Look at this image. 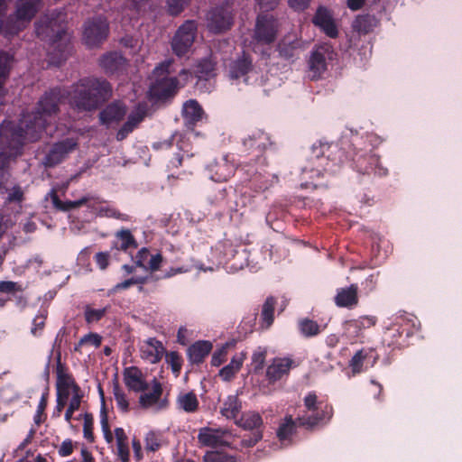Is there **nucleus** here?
<instances>
[{
    "mask_svg": "<svg viewBox=\"0 0 462 462\" xmlns=\"http://www.w3.org/2000/svg\"><path fill=\"white\" fill-rule=\"evenodd\" d=\"M359 143L360 140L356 138L347 145L346 152L345 147L341 148L335 143H314L307 164L301 169L302 180H306L301 183V187L316 188L318 185L312 181L314 179L323 176L325 172H336L337 168L347 158L352 162L351 166L360 174H374L380 177L387 175L388 170L381 165L379 157L357 147Z\"/></svg>",
    "mask_w": 462,
    "mask_h": 462,
    "instance_id": "obj_1",
    "label": "nucleus"
},
{
    "mask_svg": "<svg viewBox=\"0 0 462 462\" xmlns=\"http://www.w3.org/2000/svg\"><path fill=\"white\" fill-rule=\"evenodd\" d=\"M68 95V90L62 87L51 88L40 97L35 111L22 115L19 124L12 121L2 124H11L15 131L21 130L23 141L35 142L41 138L51 119L60 113V105L69 99Z\"/></svg>",
    "mask_w": 462,
    "mask_h": 462,
    "instance_id": "obj_2",
    "label": "nucleus"
},
{
    "mask_svg": "<svg viewBox=\"0 0 462 462\" xmlns=\"http://www.w3.org/2000/svg\"><path fill=\"white\" fill-rule=\"evenodd\" d=\"M35 32L42 41L49 42L51 63L60 66L71 55V35L67 31L66 14L63 12L53 11L41 17L35 23Z\"/></svg>",
    "mask_w": 462,
    "mask_h": 462,
    "instance_id": "obj_3",
    "label": "nucleus"
},
{
    "mask_svg": "<svg viewBox=\"0 0 462 462\" xmlns=\"http://www.w3.org/2000/svg\"><path fill=\"white\" fill-rule=\"evenodd\" d=\"M69 104L79 113L94 112L110 99L112 85L105 79L85 77L68 90Z\"/></svg>",
    "mask_w": 462,
    "mask_h": 462,
    "instance_id": "obj_4",
    "label": "nucleus"
},
{
    "mask_svg": "<svg viewBox=\"0 0 462 462\" xmlns=\"http://www.w3.org/2000/svg\"><path fill=\"white\" fill-rule=\"evenodd\" d=\"M21 130H14L11 124L0 125V193L5 189L9 176V166L23 153L25 141L23 140Z\"/></svg>",
    "mask_w": 462,
    "mask_h": 462,
    "instance_id": "obj_5",
    "label": "nucleus"
},
{
    "mask_svg": "<svg viewBox=\"0 0 462 462\" xmlns=\"http://www.w3.org/2000/svg\"><path fill=\"white\" fill-rule=\"evenodd\" d=\"M306 411L310 413L297 418L300 426L312 430L319 425L327 424L333 416V407L328 402L318 400L315 392H310L303 399Z\"/></svg>",
    "mask_w": 462,
    "mask_h": 462,
    "instance_id": "obj_6",
    "label": "nucleus"
},
{
    "mask_svg": "<svg viewBox=\"0 0 462 462\" xmlns=\"http://www.w3.org/2000/svg\"><path fill=\"white\" fill-rule=\"evenodd\" d=\"M42 0H17L15 12L5 20V34L16 35L23 31L37 14Z\"/></svg>",
    "mask_w": 462,
    "mask_h": 462,
    "instance_id": "obj_7",
    "label": "nucleus"
},
{
    "mask_svg": "<svg viewBox=\"0 0 462 462\" xmlns=\"http://www.w3.org/2000/svg\"><path fill=\"white\" fill-rule=\"evenodd\" d=\"M171 61H164L154 69L155 81L150 88L151 96L160 101L173 97L179 89L180 81L176 77H169Z\"/></svg>",
    "mask_w": 462,
    "mask_h": 462,
    "instance_id": "obj_8",
    "label": "nucleus"
},
{
    "mask_svg": "<svg viewBox=\"0 0 462 462\" xmlns=\"http://www.w3.org/2000/svg\"><path fill=\"white\" fill-rule=\"evenodd\" d=\"M273 144L270 135L263 130L255 129L242 138L238 152L240 156H253L261 165H265L263 157L266 149Z\"/></svg>",
    "mask_w": 462,
    "mask_h": 462,
    "instance_id": "obj_9",
    "label": "nucleus"
},
{
    "mask_svg": "<svg viewBox=\"0 0 462 462\" xmlns=\"http://www.w3.org/2000/svg\"><path fill=\"white\" fill-rule=\"evenodd\" d=\"M198 26L193 20L185 21L176 31L171 45L173 53L183 57L190 50L197 35Z\"/></svg>",
    "mask_w": 462,
    "mask_h": 462,
    "instance_id": "obj_10",
    "label": "nucleus"
},
{
    "mask_svg": "<svg viewBox=\"0 0 462 462\" xmlns=\"http://www.w3.org/2000/svg\"><path fill=\"white\" fill-rule=\"evenodd\" d=\"M109 25L106 18L98 16L88 20L84 25L83 41L89 48L100 45L108 36Z\"/></svg>",
    "mask_w": 462,
    "mask_h": 462,
    "instance_id": "obj_11",
    "label": "nucleus"
},
{
    "mask_svg": "<svg viewBox=\"0 0 462 462\" xmlns=\"http://www.w3.org/2000/svg\"><path fill=\"white\" fill-rule=\"evenodd\" d=\"M278 27V21L273 15L260 14L256 18L254 39L261 44H272L277 38Z\"/></svg>",
    "mask_w": 462,
    "mask_h": 462,
    "instance_id": "obj_12",
    "label": "nucleus"
},
{
    "mask_svg": "<svg viewBox=\"0 0 462 462\" xmlns=\"http://www.w3.org/2000/svg\"><path fill=\"white\" fill-rule=\"evenodd\" d=\"M208 28L211 32L222 33L231 29L234 14L228 5L212 8L207 15Z\"/></svg>",
    "mask_w": 462,
    "mask_h": 462,
    "instance_id": "obj_13",
    "label": "nucleus"
},
{
    "mask_svg": "<svg viewBox=\"0 0 462 462\" xmlns=\"http://www.w3.org/2000/svg\"><path fill=\"white\" fill-rule=\"evenodd\" d=\"M78 146V139L73 137H68L53 143L44 156L43 164L48 168L55 167L61 163Z\"/></svg>",
    "mask_w": 462,
    "mask_h": 462,
    "instance_id": "obj_14",
    "label": "nucleus"
},
{
    "mask_svg": "<svg viewBox=\"0 0 462 462\" xmlns=\"http://www.w3.org/2000/svg\"><path fill=\"white\" fill-rule=\"evenodd\" d=\"M333 51L329 47L319 46L315 49L309 60L310 78L311 80L319 79L327 70V60L332 59Z\"/></svg>",
    "mask_w": 462,
    "mask_h": 462,
    "instance_id": "obj_15",
    "label": "nucleus"
},
{
    "mask_svg": "<svg viewBox=\"0 0 462 462\" xmlns=\"http://www.w3.org/2000/svg\"><path fill=\"white\" fill-rule=\"evenodd\" d=\"M179 137L177 141V145L179 149L182 152V153L177 152L174 154L173 158L171 160V164L175 167H180L182 165V161L184 157L190 158L193 156V153L190 152L189 147L190 146L188 140H184L180 134H174L169 139L164 140L162 142H157L153 143V148L155 150L159 149H169L173 145V141Z\"/></svg>",
    "mask_w": 462,
    "mask_h": 462,
    "instance_id": "obj_16",
    "label": "nucleus"
},
{
    "mask_svg": "<svg viewBox=\"0 0 462 462\" xmlns=\"http://www.w3.org/2000/svg\"><path fill=\"white\" fill-rule=\"evenodd\" d=\"M379 356L375 349L372 347H363L356 351L349 361V367L354 374L362 373L364 366H374L377 362Z\"/></svg>",
    "mask_w": 462,
    "mask_h": 462,
    "instance_id": "obj_17",
    "label": "nucleus"
},
{
    "mask_svg": "<svg viewBox=\"0 0 462 462\" xmlns=\"http://www.w3.org/2000/svg\"><path fill=\"white\" fill-rule=\"evenodd\" d=\"M312 23L319 27L328 37L335 39L338 35L337 26L334 21L331 12L324 6H319Z\"/></svg>",
    "mask_w": 462,
    "mask_h": 462,
    "instance_id": "obj_18",
    "label": "nucleus"
},
{
    "mask_svg": "<svg viewBox=\"0 0 462 462\" xmlns=\"http://www.w3.org/2000/svg\"><path fill=\"white\" fill-rule=\"evenodd\" d=\"M209 177L216 182H223L228 180L236 171L235 165L224 156L219 161L211 162L208 167Z\"/></svg>",
    "mask_w": 462,
    "mask_h": 462,
    "instance_id": "obj_19",
    "label": "nucleus"
},
{
    "mask_svg": "<svg viewBox=\"0 0 462 462\" xmlns=\"http://www.w3.org/2000/svg\"><path fill=\"white\" fill-rule=\"evenodd\" d=\"M123 377L125 386L130 391L143 393L149 388L143 372L137 366L125 367L123 372Z\"/></svg>",
    "mask_w": 462,
    "mask_h": 462,
    "instance_id": "obj_20",
    "label": "nucleus"
},
{
    "mask_svg": "<svg viewBox=\"0 0 462 462\" xmlns=\"http://www.w3.org/2000/svg\"><path fill=\"white\" fill-rule=\"evenodd\" d=\"M127 112L126 106L121 101H114L108 104L98 115L101 125H110L113 123L121 122Z\"/></svg>",
    "mask_w": 462,
    "mask_h": 462,
    "instance_id": "obj_21",
    "label": "nucleus"
},
{
    "mask_svg": "<svg viewBox=\"0 0 462 462\" xmlns=\"http://www.w3.org/2000/svg\"><path fill=\"white\" fill-rule=\"evenodd\" d=\"M140 353L143 360L151 364H157L162 358L165 348L160 340L150 337L141 345Z\"/></svg>",
    "mask_w": 462,
    "mask_h": 462,
    "instance_id": "obj_22",
    "label": "nucleus"
},
{
    "mask_svg": "<svg viewBox=\"0 0 462 462\" xmlns=\"http://www.w3.org/2000/svg\"><path fill=\"white\" fill-rule=\"evenodd\" d=\"M295 365L294 361L289 357L273 358L271 365L266 369V378L270 383L281 380L283 375H287L291 368Z\"/></svg>",
    "mask_w": 462,
    "mask_h": 462,
    "instance_id": "obj_23",
    "label": "nucleus"
},
{
    "mask_svg": "<svg viewBox=\"0 0 462 462\" xmlns=\"http://www.w3.org/2000/svg\"><path fill=\"white\" fill-rule=\"evenodd\" d=\"M99 65L108 75L118 74L125 70L126 59L120 52L111 51L100 58Z\"/></svg>",
    "mask_w": 462,
    "mask_h": 462,
    "instance_id": "obj_24",
    "label": "nucleus"
},
{
    "mask_svg": "<svg viewBox=\"0 0 462 462\" xmlns=\"http://www.w3.org/2000/svg\"><path fill=\"white\" fill-rule=\"evenodd\" d=\"M228 434L227 429L204 427L199 430L198 440L202 446L217 447L223 444L222 439Z\"/></svg>",
    "mask_w": 462,
    "mask_h": 462,
    "instance_id": "obj_25",
    "label": "nucleus"
},
{
    "mask_svg": "<svg viewBox=\"0 0 462 462\" xmlns=\"http://www.w3.org/2000/svg\"><path fill=\"white\" fill-rule=\"evenodd\" d=\"M334 301L340 308L353 309L357 306L359 301L357 284L353 283L348 287L338 289Z\"/></svg>",
    "mask_w": 462,
    "mask_h": 462,
    "instance_id": "obj_26",
    "label": "nucleus"
},
{
    "mask_svg": "<svg viewBox=\"0 0 462 462\" xmlns=\"http://www.w3.org/2000/svg\"><path fill=\"white\" fill-rule=\"evenodd\" d=\"M253 69V60L251 56L245 51L236 60H232L228 66L229 77L232 79H238L246 76Z\"/></svg>",
    "mask_w": 462,
    "mask_h": 462,
    "instance_id": "obj_27",
    "label": "nucleus"
},
{
    "mask_svg": "<svg viewBox=\"0 0 462 462\" xmlns=\"http://www.w3.org/2000/svg\"><path fill=\"white\" fill-rule=\"evenodd\" d=\"M204 110L199 103L195 99L186 101L182 108V116L187 127H193L198 122L202 120Z\"/></svg>",
    "mask_w": 462,
    "mask_h": 462,
    "instance_id": "obj_28",
    "label": "nucleus"
},
{
    "mask_svg": "<svg viewBox=\"0 0 462 462\" xmlns=\"http://www.w3.org/2000/svg\"><path fill=\"white\" fill-rule=\"evenodd\" d=\"M146 115V111L143 107L140 106L137 109L132 112L126 120V122L122 125V127L116 133V140L123 141L127 137V135L132 133L135 127L144 119Z\"/></svg>",
    "mask_w": 462,
    "mask_h": 462,
    "instance_id": "obj_29",
    "label": "nucleus"
},
{
    "mask_svg": "<svg viewBox=\"0 0 462 462\" xmlns=\"http://www.w3.org/2000/svg\"><path fill=\"white\" fill-rule=\"evenodd\" d=\"M57 392H77L80 388L75 382L73 376L66 371V367L61 364L60 358L57 362Z\"/></svg>",
    "mask_w": 462,
    "mask_h": 462,
    "instance_id": "obj_30",
    "label": "nucleus"
},
{
    "mask_svg": "<svg viewBox=\"0 0 462 462\" xmlns=\"http://www.w3.org/2000/svg\"><path fill=\"white\" fill-rule=\"evenodd\" d=\"M302 42L299 39H290L289 37L283 38L277 46V51L280 57L290 60L298 58Z\"/></svg>",
    "mask_w": 462,
    "mask_h": 462,
    "instance_id": "obj_31",
    "label": "nucleus"
},
{
    "mask_svg": "<svg viewBox=\"0 0 462 462\" xmlns=\"http://www.w3.org/2000/svg\"><path fill=\"white\" fill-rule=\"evenodd\" d=\"M212 343L209 341H198L188 348V356L190 363L199 365L212 350Z\"/></svg>",
    "mask_w": 462,
    "mask_h": 462,
    "instance_id": "obj_32",
    "label": "nucleus"
},
{
    "mask_svg": "<svg viewBox=\"0 0 462 462\" xmlns=\"http://www.w3.org/2000/svg\"><path fill=\"white\" fill-rule=\"evenodd\" d=\"M163 393L162 383L153 378L152 383V392L144 393L139 397V403L143 408H149L155 405L161 399Z\"/></svg>",
    "mask_w": 462,
    "mask_h": 462,
    "instance_id": "obj_33",
    "label": "nucleus"
},
{
    "mask_svg": "<svg viewBox=\"0 0 462 462\" xmlns=\"http://www.w3.org/2000/svg\"><path fill=\"white\" fill-rule=\"evenodd\" d=\"M163 393L162 383L153 378L152 383V392L144 393L139 397V403L143 408H149L155 405L161 399Z\"/></svg>",
    "mask_w": 462,
    "mask_h": 462,
    "instance_id": "obj_34",
    "label": "nucleus"
},
{
    "mask_svg": "<svg viewBox=\"0 0 462 462\" xmlns=\"http://www.w3.org/2000/svg\"><path fill=\"white\" fill-rule=\"evenodd\" d=\"M114 247L126 252L129 249H136L138 243L129 229L123 228L115 235Z\"/></svg>",
    "mask_w": 462,
    "mask_h": 462,
    "instance_id": "obj_35",
    "label": "nucleus"
},
{
    "mask_svg": "<svg viewBox=\"0 0 462 462\" xmlns=\"http://www.w3.org/2000/svg\"><path fill=\"white\" fill-rule=\"evenodd\" d=\"M245 359V355L244 353L236 355L228 365L220 369L218 375L223 381H231L241 369Z\"/></svg>",
    "mask_w": 462,
    "mask_h": 462,
    "instance_id": "obj_36",
    "label": "nucleus"
},
{
    "mask_svg": "<svg viewBox=\"0 0 462 462\" xmlns=\"http://www.w3.org/2000/svg\"><path fill=\"white\" fill-rule=\"evenodd\" d=\"M236 424L246 430H262L263 419L262 416L255 411H248L244 413L241 418L236 421Z\"/></svg>",
    "mask_w": 462,
    "mask_h": 462,
    "instance_id": "obj_37",
    "label": "nucleus"
},
{
    "mask_svg": "<svg viewBox=\"0 0 462 462\" xmlns=\"http://www.w3.org/2000/svg\"><path fill=\"white\" fill-rule=\"evenodd\" d=\"M176 405L187 413H194L199 410V402L194 392H189L178 395Z\"/></svg>",
    "mask_w": 462,
    "mask_h": 462,
    "instance_id": "obj_38",
    "label": "nucleus"
},
{
    "mask_svg": "<svg viewBox=\"0 0 462 462\" xmlns=\"http://www.w3.org/2000/svg\"><path fill=\"white\" fill-rule=\"evenodd\" d=\"M13 57L7 52H0V100L5 95V84L10 75Z\"/></svg>",
    "mask_w": 462,
    "mask_h": 462,
    "instance_id": "obj_39",
    "label": "nucleus"
},
{
    "mask_svg": "<svg viewBox=\"0 0 462 462\" xmlns=\"http://www.w3.org/2000/svg\"><path fill=\"white\" fill-rule=\"evenodd\" d=\"M276 305V299L273 296L266 298L262 306L261 310V327L263 328H269L274 320V309Z\"/></svg>",
    "mask_w": 462,
    "mask_h": 462,
    "instance_id": "obj_40",
    "label": "nucleus"
},
{
    "mask_svg": "<svg viewBox=\"0 0 462 462\" xmlns=\"http://www.w3.org/2000/svg\"><path fill=\"white\" fill-rule=\"evenodd\" d=\"M242 409L241 402L236 395H229L224 401L220 413L226 419H236Z\"/></svg>",
    "mask_w": 462,
    "mask_h": 462,
    "instance_id": "obj_41",
    "label": "nucleus"
},
{
    "mask_svg": "<svg viewBox=\"0 0 462 462\" xmlns=\"http://www.w3.org/2000/svg\"><path fill=\"white\" fill-rule=\"evenodd\" d=\"M51 201H52L54 208H57L58 210L65 211V212L78 208L85 205L88 200L87 198L84 197V198H81L80 199L74 200V201H71V200L62 201L60 199L57 192L54 190H52L51 192Z\"/></svg>",
    "mask_w": 462,
    "mask_h": 462,
    "instance_id": "obj_42",
    "label": "nucleus"
},
{
    "mask_svg": "<svg viewBox=\"0 0 462 462\" xmlns=\"http://www.w3.org/2000/svg\"><path fill=\"white\" fill-rule=\"evenodd\" d=\"M4 193L7 194L6 197L4 199L5 205H21L25 199L24 191L21 185L18 183H15L11 188L5 186V189H3V194Z\"/></svg>",
    "mask_w": 462,
    "mask_h": 462,
    "instance_id": "obj_43",
    "label": "nucleus"
},
{
    "mask_svg": "<svg viewBox=\"0 0 462 462\" xmlns=\"http://www.w3.org/2000/svg\"><path fill=\"white\" fill-rule=\"evenodd\" d=\"M374 26L375 18L370 14L358 15L353 23V29L362 34L369 33Z\"/></svg>",
    "mask_w": 462,
    "mask_h": 462,
    "instance_id": "obj_44",
    "label": "nucleus"
},
{
    "mask_svg": "<svg viewBox=\"0 0 462 462\" xmlns=\"http://www.w3.org/2000/svg\"><path fill=\"white\" fill-rule=\"evenodd\" d=\"M296 431V421L291 416H286L284 420L279 425L277 437L280 441L288 440Z\"/></svg>",
    "mask_w": 462,
    "mask_h": 462,
    "instance_id": "obj_45",
    "label": "nucleus"
},
{
    "mask_svg": "<svg viewBox=\"0 0 462 462\" xmlns=\"http://www.w3.org/2000/svg\"><path fill=\"white\" fill-rule=\"evenodd\" d=\"M384 340L387 341L388 346H402L406 344V340L402 337L398 325L395 323L387 329L384 334Z\"/></svg>",
    "mask_w": 462,
    "mask_h": 462,
    "instance_id": "obj_46",
    "label": "nucleus"
},
{
    "mask_svg": "<svg viewBox=\"0 0 462 462\" xmlns=\"http://www.w3.org/2000/svg\"><path fill=\"white\" fill-rule=\"evenodd\" d=\"M49 399V387L47 386L43 393H42L40 402L37 406L36 412L33 416V421L37 426H40L42 422H44L47 419V414L45 413V410L48 405Z\"/></svg>",
    "mask_w": 462,
    "mask_h": 462,
    "instance_id": "obj_47",
    "label": "nucleus"
},
{
    "mask_svg": "<svg viewBox=\"0 0 462 462\" xmlns=\"http://www.w3.org/2000/svg\"><path fill=\"white\" fill-rule=\"evenodd\" d=\"M203 460L204 462H237L236 456L218 450L207 451Z\"/></svg>",
    "mask_w": 462,
    "mask_h": 462,
    "instance_id": "obj_48",
    "label": "nucleus"
},
{
    "mask_svg": "<svg viewBox=\"0 0 462 462\" xmlns=\"http://www.w3.org/2000/svg\"><path fill=\"white\" fill-rule=\"evenodd\" d=\"M152 0H127L125 3V7L138 15L152 10Z\"/></svg>",
    "mask_w": 462,
    "mask_h": 462,
    "instance_id": "obj_49",
    "label": "nucleus"
},
{
    "mask_svg": "<svg viewBox=\"0 0 462 462\" xmlns=\"http://www.w3.org/2000/svg\"><path fill=\"white\" fill-rule=\"evenodd\" d=\"M301 334L306 337H311L320 333L319 325L310 319H303L299 323Z\"/></svg>",
    "mask_w": 462,
    "mask_h": 462,
    "instance_id": "obj_50",
    "label": "nucleus"
},
{
    "mask_svg": "<svg viewBox=\"0 0 462 462\" xmlns=\"http://www.w3.org/2000/svg\"><path fill=\"white\" fill-rule=\"evenodd\" d=\"M415 319H402L401 322L396 323L400 328L402 337H404L405 340L411 337L419 329Z\"/></svg>",
    "mask_w": 462,
    "mask_h": 462,
    "instance_id": "obj_51",
    "label": "nucleus"
},
{
    "mask_svg": "<svg viewBox=\"0 0 462 462\" xmlns=\"http://www.w3.org/2000/svg\"><path fill=\"white\" fill-rule=\"evenodd\" d=\"M162 436L155 431H149L145 437V448L148 451L155 452L162 447Z\"/></svg>",
    "mask_w": 462,
    "mask_h": 462,
    "instance_id": "obj_52",
    "label": "nucleus"
},
{
    "mask_svg": "<svg viewBox=\"0 0 462 462\" xmlns=\"http://www.w3.org/2000/svg\"><path fill=\"white\" fill-rule=\"evenodd\" d=\"M101 342H102L101 336H99L97 333H88V334L85 335L84 337H82L79 339V341L75 345L74 351L80 352V348L87 344H89V345L95 346L96 347H98V346H100Z\"/></svg>",
    "mask_w": 462,
    "mask_h": 462,
    "instance_id": "obj_53",
    "label": "nucleus"
},
{
    "mask_svg": "<svg viewBox=\"0 0 462 462\" xmlns=\"http://www.w3.org/2000/svg\"><path fill=\"white\" fill-rule=\"evenodd\" d=\"M100 424L101 429L104 433V438L107 443H112L114 440V437L110 429V425L108 422V415L106 411V408L105 404L103 403V407L100 411Z\"/></svg>",
    "mask_w": 462,
    "mask_h": 462,
    "instance_id": "obj_54",
    "label": "nucleus"
},
{
    "mask_svg": "<svg viewBox=\"0 0 462 462\" xmlns=\"http://www.w3.org/2000/svg\"><path fill=\"white\" fill-rule=\"evenodd\" d=\"M107 307L102 309H92L89 306H87L85 309V320L87 323H94L101 320L107 312Z\"/></svg>",
    "mask_w": 462,
    "mask_h": 462,
    "instance_id": "obj_55",
    "label": "nucleus"
},
{
    "mask_svg": "<svg viewBox=\"0 0 462 462\" xmlns=\"http://www.w3.org/2000/svg\"><path fill=\"white\" fill-rule=\"evenodd\" d=\"M113 393L118 409L122 412L127 413L129 411V402L125 393L120 389L118 384L115 385Z\"/></svg>",
    "mask_w": 462,
    "mask_h": 462,
    "instance_id": "obj_56",
    "label": "nucleus"
},
{
    "mask_svg": "<svg viewBox=\"0 0 462 462\" xmlns=\"http://www.w3.org/2000/svg\"><path fill=\"white\" fill-rule=\"evenodd\" d=\"M216 64L210 59H202L197 67V72L201 78H208L213 75Z\"/></svg>",
    "mask_w": 462,
    "mask_h": 462,
    "instance_id": "obj_57",
    "label": "nucleus"
},
{
    "mask_svg": "<svg viewBox=\"0 0 462 462\" xmlns=\"http://www.w3.org/2000/svg\"><path fill=\"white\" fill-rule=\"evenodd\" d=\"M47 311L42 310L38 315L35 316V318L32 320V327L31 328V333L37 337L41 335L42 331L43 330L45 327V321L47 319Z\"/></svg>",
    "mask_w": 462,
    "mask_h": 462,
    "instance_id": "obj_58",
    "label": "nucleus"
},
{
    "mask_svg": "<svg viewBox=\"0 0 462 462\" xmlns=\"http://www.w3.org/2000/svg\"><path fill=\"white\" fill-rule=\"evenodd\" d=\"M84 424H83V435L84 438L89 441L94 442V433H93V425L94 419L91 413L86 412L83 415Z\"/></svg>",
    "mask_w": 462,
    "mask_h": 462,
    "instance_id": "obj_59",
    "label": "nucleus"
},
{
    "mask_svg": "<svg viewBox=\"0 0 462 462\" xmlns=\"http://www.w3.org/2000/svg\"><path fill=\"white\" fill-rule=\"evenodd\" d=\"M101 216L112 217L122 221H129L130 217L127 214L121 213L118 209L112 207H101L99 209Z\"/></svg>",
    "mask_w": 462,
    "mask_h": 462,
    "instance_id": "obj_60",
    "label": "nucleus"
},
{
    "mask_svg": "<svg viewBox=\"0 0 462 462\" xmlns=\"http://www.w3.org/2000/svg\"><path fill=\"white\" fill-rule=\"evenodd\" d=\"M166 361L170 364L173 373H180L182 366V358L176 351L166 354Z\"/></svg>",
    "mask_w": 462,
    "mask_h": 462,
    "instance_id": "obj_61",
    "label": "nucleus"
},
{
    "mask_svg": "<svg viewBox=\"0 0 462 462\" xmlns=\"http://www.w3.org/2000/svg\"><path fill=\"white\" fill-rule=\"evenodd\" d=\"M226 189H218L215 194L211 195L208 199L214 206L225 208L227 205Z\"/></svg>",
    "mask_w": 462,
    "mask_h": 462,
    "instance_id": "obj_62",
    "label": "nucleus"
},
{
    "mask_svg": "<svg viewBox=\"0 0 462 462\" xmlns=\"http://www.w3.org/2000/svg\"><path fill=\"white\" fill-rule=\"evenodd\" d=\"M18 291H23L22 284L13 281H1L0 282V292L1 293H15Z\"/></svg>",
    "mask_w": 462,
    "mask_h": 462,
    "instance_id": "obj_63",
    "label": "nucleus"
},
{
    "mask_svg": "<svg viewBox=\"0 0 462 462\" xmlns=\"http://www.w3.org/2000/svg\"><path fill=\"white\" fill-rule=\"evenodd\" d=\"M189 0H167L169 13L171 15L180 14L189 5Z\"/></svg>",
    "mask_w": 462,
    "mask_h": 462,
    "instance_id": "obj_64",
    "label": "nucleus"
}]
</instances>
